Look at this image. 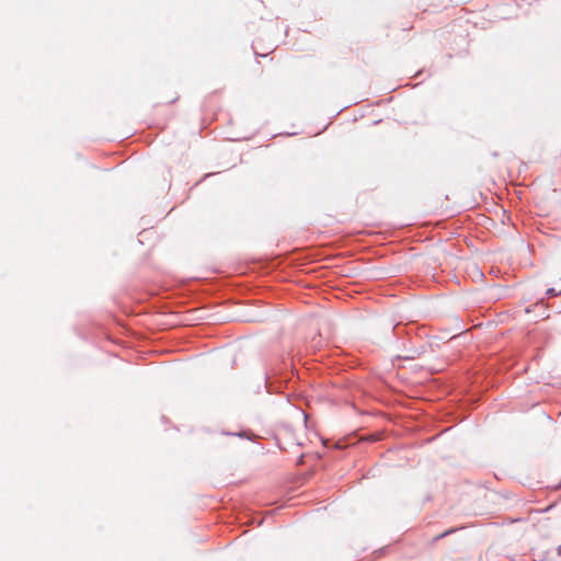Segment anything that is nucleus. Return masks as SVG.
I'll use <instances>...</instances> for the list:
<instances>
[{"instance_id": "nucleus-1", "label": "nucleus", "mask_w": 561, "mask_h": 561, "mask_svg": "<svg viewBox=\"0 0 561 561\" xmlns=\"http://www.w3.org/2000/svg\"><path fill=\"white\" fill-rule=\"evenodd\" d=\"M453 531H454V529L446 530V531L442 533L440 535L434 537V540L436 541L440 538H444V537L448 536L449 534H451Z\"/></svg>"}, {"instance_id": "nucleus-2", "label": "nucleus", "mask_w": 561, "mask_h": 561, "mask_svg": "<svg viewBox=\"0 0 561 561\" xmlns=\"http://www.w3.org/2000/svg\"><path fill=\"white\" fill-rule=\"evenodd\" d=\"M548 294L551 295V296H556L557 295V293L552 288L548 290Z\"/></svg>"}]
</instances>
